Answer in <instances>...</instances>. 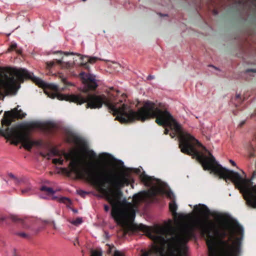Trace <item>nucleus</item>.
Here are the masks:
<instances>
[{"mask_svg":"<svg viewBox=\"0 0 256 256\" xmlns=\"http://www.w3.org/2000/svg\"><path fill=\"white\" fill-rule=\"evenodd\" d=\"M171 212L174 220L168 219L162 225L154 226L153 234L149 235L154 244L150 252H144L142 256H150L152 252L160 256H187L186 244L196 229L208 234L209 256H239L244 229L230 214H216V224L210 220V212ZM112 256H124L116 250Z\"/></svg>","mask_w":256,"mask_h":256,"instance_id":"1","label":"nucleus"},{"mask_svg":"<svg viewBox=\"0 0 256 256\" xmlns=\"http://www.w3.org/2000/svg\"><path fill=\"white\" fill-rule=\"evenodd\" d=\"M50 156H58L52 159L55 164H62L64 158L70 160L69 164L70 172L80 178H86L99 186L104 193L112 208H131L130 204L122 198V192L113 188H120L128 183V175L124 170L115 172L106 165L98 161L89 162L85 166H81L83 159L76 150L66 153L56 148L52 149Z\"/></svg>","mask_w":256,"mask_h":256,"instance_id":"2","label":"nucleus"},{"mask_svg":"<svg viewBox=\"0 0 256 256\" xmlns=\"http://www.w3.org/2000/svg\"><path fill=\"white\" fill-rule=\"evenodd\" d=\"M25 78L32 80L40 86L46 87L56 92L58 90L56 84H47L26 69L0 67V94H16L20 87V82Z\"/></svg>","mask_w":256,"mask_h":256,"instance_id":"3","label":"nucleus"},{"mask_svg":"<svg viewBox=\"0 0 256 256\" xmlns=\"http://www.w3.org/2000/svg\"><path fill=\"white\" fill-rule=\"evenodd\" d=\"M140 178L146 186H151V188L148 191L140 192L134 196L132 202L134 206H137L142 202H149L156 195L166 194L172 199V201L169 204V208H177L178 206L174 200V194L167 190L164 183L160 180L156 179L145 174H142Z\"/></svg>","mask_w":256,"mask_h":256,"instance_id":"4","label":"nucleus"},{"mask_svg":"<svg viewBox=\"0 0 256 256\" xmlns=\"http://www.w3.org/2000/svg\"><path fill=\"white\" fill-rule=\"evenodd\" d=\"M36 127L34 122L21 124L17 127L7 128L4 130V134L10 138L12 142L16 144L21 142L23 146L30 150L36 144L29 136V130Z\"/></svg>","mask_w":256,"mask_h":256,"instance_id":"5","label":"nucleus"},{"mask_svg":"<svg viewBox=\"0 0 256 256\" xmlns=\"http://www.w3.org/2000/svg\"><path fill=\"white\" fill-rule=\"evenodd\" d=\"M110 209H104L108 212ZM111 216L117 224L123 226L128 222H132L136 217V209H110ZM138 210V209H136Z\"/></svg>","mask_w":256,"mask_h":256,"instance_id":"6","label":"nucleus"},{"mask_svg":"<svg viewBox=\"0 0 256 256\" xmlns=\"http://www.w3.org/2000/svg\"><path fill=\"white\" fill-rule=\"evenodd\" d=\"M42 192L39 194V197L42 198L57 200L60 202L64 203L68 208H70V200L65 197H58L54 196L55 191L51 188L46 186H42L40 188Z\"/></svg>","mask_w":256,"mask_h":256,"instance_id":"7","label":"nucleus"},{"mask_svg":"<svg viewBox=\"0 0 256 256\" xmlns=\"http://www.w3.org/2000/svg\"><path fill=\"white\" fill-rule=\"evenodd\" d=\"M80 76L83 84V86L80 88V91L86 92L89 90H94L98 86L95 76L90 74H86L84 72H80Z\"/></svg>","mask_w":256,"mask_h":256,"instance_id":"8","label":"nucleus"},{"mask_svg":"<svg viewBox=\"0 0 256 256\" xmlns=\"http://www.w3.org/2000/svg\"><path fill=\"white\" fill-rule=\"evenodd\" d=\"M19 106L10 111L6 112L4 114L2 123L3 126H8L11 124L12 122L15 118H22L25 116L26 114L20 109Z\"/></svg>","mask_w":256,"mask_h":256,"instance_id":"9","label":"nucleus"},{"mask_svg":"<svg viewBox=\"0 0 256 256\" xmlns=\"http://www.w3.org/2000/svg\"><path fill=\"white\" fill-rule=\"evenodd\" d=\"M10 221L16 224H24V220L16 214H10L8 216H2L0 218V224L10 225Z\"/></svg>","mask_w":256,"mask_h":256,"instance_id":"10","label":"nucleus"},{"mask_svg":"<svg viewBox=\"0 0 256 256\" xmlns=\"http://www.w3.org/2000/svg\"><path fill=\"white\" fill-rule=\"evenodd\" d=\"M56 62H47V66L48 68L52 67L56 63H57L62 68H68L72 66L73 64L69 62H64L62 59L56 60Z\"/></svg>","mask_w":256,"mask_h":256,"instance_id":"11","label":"nucleus"},{"mask_svg":"<svg viewBox=\"0 0 256 256\" xmlns=\"http://www.w3.org/2000/svg\"><path fill=\"white\" fill-rule=\"evenodd\" d=\"M82 217H77L75 220H70L69 222L76 226H78L83 222Z\"/></svg>","mask_w":256,"mask_h":256,"instance_id":"12","label":"nucleus"},{"mask_svg":"<svg viewBox=\"0 0 256 256\" xmlns=\"http://www.w3.org/2000/svg\"><path fill=\"white\" fill-rule=\"evenodd\" d=\"M22 194H30L33 192L32 186L29 184L26 188L22 190Z\"/></svg>","mask_w":256,"mask_h":256,"instance_id":"13","label":"nucleus"},{"mask_svg":"<svg viewBox=\"0 0 256 256\" xmlns=\"http://www.w3.org/2000/svg\"><path fill=\"white\" fill-rule=\"evenodd\" d=\"M80 59L82 60H83L84 58H86L88 62H89L90 63H94L98 59L96 57H88L86 56H80Z\"/></svg>","mask_w":256,"mask_h":256,"instance_id":"14","label":"nucleus"},{"mask_svg":"<svg viewBox=\"0 0 256 256\" xmlns=\"http://www.w3.org/2000/svg\"><path fill=\"white\" fill-rule=\"evenodd\" d=\"M102 251L101 250H94L92 252L90 256H102Z\"/></svg>","mask_w":256,"mask_h":256,"instance_id":"15","label":"nucleus"},{"mask_svg":"<svg viewBox=\"0 0 256 256\" xmlns=\"http://www.w3.org/2000/svg\"><path fill=\"white\" fill-rule=\"evenodd\" d=\"M8 176H9L11 178H12V180H13V181H14V182L15 184H19V182H20V180L17 178H16V176H15L14 174H12V173L9 174H8Z\"/></svg>","mask_w":256,"mask_h":256,"instance_id":"16","label":"nucleus"},{"mask_svg":"<svg viewBox=\"0 0 256 256\" xmlns=\"http://www.w3.org/2000/svg\"><path fill=\"white\" fill-rule=\"evenodd\" d=\"M14 234L18 236H22L24 238H28V235L24 232H16L14 233Z\"/></svg>","mask_w":256,"mask_h":256,"instance_id":"17","label":"nucleus"},{"mask_svg":"<svg viewBox=\"0 0 256 256\" xmlns=\"http://www.w3.org/2000/svg\"><path fill=\"white\" fill-rule=\"evenodd\" d=\"M194 208H208V207L204 204H196L194 206Z\"/></svg>","mask_w":256,"mask_h":256,"instance_id":"18","label":"nucleus"},{"mask_svg":"<svg viewBox=\"0 0 256 256\" xmlns=\"http://www.w3.org/2000/svg\"><path fill=\"white\" fill-rule=\"evenodd\" d=\"M17 46V44L16 43H14V44H12L10 48H8V50L9 52L13 50L14 49L16 48Z\"/></svg>","mask_w":256,"mask_h":256,"instance_id":"19","label":"nucleus"},{"mask_svg":"<svg viewBox=\"0 0 256 256\" xmlns=\"http://www.w3.org/2000/svg\"><path fill=\"white\" fill-rule=\"evenodd\" d=\"M138 228L140 230H144L148 228L145 225L143 224H140L138 226Z\"/></svg>","mask_w":256,"mask_h":256,"instance_id":"20","label":"nucleus"},{"mask_svg":"<svg viewBox=\"0 0 256 256\" xmlns=\"http://www.w3.org/2000/svg\"><path fill=\"white\" fill-rule=\"evenodd\" d=\"M60 78H61L62 81L63 82H64V84H68L69 85H72V84H71L70 83H68V84L67 83L66 78H65V77L63 76H61Z\"/></svg>","mask_w":256,"mask_h":256,"instance_id":"21","label":"nucleus"},{"mask_svg":"<svg viewBox=\"0 0 256 256\" xmlns=\"http://www.w3.org/2000/svg\"><path fill=\"white\" fill-rule=\"evenodd\" d=\"M64 54L66 56H68V55H70V54H72V55H74V54H76V55H78V56H80V54H76V53H74V52H64Z\"/></svg>","mask_w":256,"mask_h":256,"instance_id":"22","label":"nucleus"},{"mask_svg":"<svg viewBox=\"0 0 256 256\" xmlns=\"http://www.w3.org/2000/svg\"><path fill=\"white\" fill-rule=\"evenodd\" d=\"M154 78V76H152V75H149L147 77V79L148 80H152Z\"/></svg>","mask_w":256,"mask_h":256,"instance_id":"23","label":"nucleus"},{"mask_svg":"<svg viewBox=\"0 0 256 256\" xmlns=\"http://www.w3.org/2000/svg\"><path fill=\"white\" fill-rule=\"evenodd\" d=\"M230 162L234 166H236V163L234 161L232 160H230Z\"/></svg>","mask_w":256,"mask_h":256,"instance_id":"24","label":"nucleus"},{"mask_svg":"<svg viewBox=\"0 0 256 256\" xmlns=\"http://www.w3.org/2000/svg\"><path fill=\"white\" fill-rule=\"evenodd\" d=\"M74 213L76 214L78 212V209H71Z\"/></svg>","mask_w":256,"mask_h":256,"instance_id":"25","label":"nucleus"},{"mask_svg":"<svg viewBox=\"0 0 256 256\" xmlns=\"http://www.w3.org/2000/svg\"><path fill=\"white\" fill-rule=\"evenodd\" d=\"M86 192H84V191H81L79 192V194H80V195H83L85 194H86Z\"/></svg>","mask_w":256,"mask_h":256,"instance_id":"26","label":"nucleus"},{"mask_svg":"<svg viewBox=\"0 0 256 256\" xmlns=\"http://www.w3.org/2000/svg\"><path fill=\"white\" fill-rule=\"evenodd\" d=\"M256 72V70H247L248 72Z\"/></svg>","mask_w":256,"mask_h":256,"instance_id":"27","label":"nucleus"},{"mask_svg":"<svg viewBox=\"0 0 256 256\" xmlns=\"http://www.w3.org/2000/svg\"><path fill=\"white\" fill-rule=\"evenodd\" d=\"M240 98V94H237L236 95V98Z\"/></svg>","mask_w":256,"mask_h":256,"instance_id":"28","label":"nucleus"},{"mask_svg":"<svg viewBox=\"0 0 256 256\" xmlns=\"http://www.w3.org/2000/svg\"><path fill=\"white\" fill-rule=\"evenodd\" d=\"M168 130L167 129H166L164 132H165L166 134H168Z\"/></svg>","mask_w":256,"mask_h":256,"instance_id":"29","label":"nucleus"},{"mask_svg":"<svg viewBox=\"0 0 256 256\" xmlns=\"http://www.w3.org/2000/svg\"><path fill=\"white\" fill-rule=\"evenodd\" d=\"M104 208H108V206L107 205H104Z\"/></svg>","mask_w":256,"mask_h":256,"instance_id":"30","label":"nucleus"},{"mask_svg":"<svg viewBox=\"0 0 256 256\" xmlns=\"http://www.w3.org/2000/svg\"><path fill=\"white\" fill-rule=\"evenodd\" d=\"M39 231V230H38L36 231V232H38Z\"/></svg>","mask_w":256,"mask_h":256,"instance_id":"31","label":"nucleus"},{"mask_svg":"<svg viewBox=\"0 0 256 256\" xmlns=\"http://www.w3.org/2000/svg\"><path fill=\"white\" fill-rule=\"evenodd\" d=\"M82 1H86V0H82Z\"/></svg>","mask_w":256,"mask_h":256,"instance_id":"32","label":"nucleus"},{"mask_svg":"<svg viewBox=\"0 0 256 256\" xmlns=\"http://www.w3.org/2000/svg\"><path fill=\"white\" fill-rule=\"evenodd\" d=\"M200 146H201V144H200Z\"/></svg>","mask_w":256,"mask_h":256,"instance_id":"33","label":"nucleus"}]
</instances>
